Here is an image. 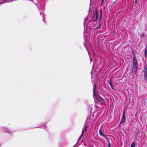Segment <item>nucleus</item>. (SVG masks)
Returning a JSON list of instances; mask_svg holds the SVG:
<instances>
[{
	"label": "nucleus",
	"mask_w": 147,
	"mask_h": 147,
	"mask_svg": "<svg viewBox=\"0 0 147 147\" xmlns=\"http://www.w3.org/2000/svg\"><path fill=\"white\" fill-rule=\"evenodd\" d=\"M133 68L131 72L134 75H136L138 64L136 57L135 55L133 56Z\"/></svg>",
	"instance_id": "obj_1"
},
{
	"label": "nucleus",
	"mask_w": 147,
	"mask_h": 147,
	"mask_svg": "<svg viewBox=\"0 0 147 147\" xmlns=\"http://www.w3.org/2000/svg\"><path fill=\"white\" fill-rule=\"evenodd\" d=\"M95 88H96V85H94ZM95 90V89L94 90ZM94 94L95 96L96 97L95 98L96 100L98 102H100L101 103H104L105 102V100L103 98H102L99 95H98V96H96L95 92V90H94Z\"/></svg>",
	"instance_id": "obj_2"
},
{
	"label": "nucleus",
	"mask_w": 147,
	"mask_h": 147,
	"mask_svg": "<svg viewBox=\"0 0 147 147\" xmlns=\"http://www.w3.org/2000/svg\"><path fill=\"white\" fill-rule=\"evenodd\" d=\"M125 110L123 111V116L121 119V122L120 123L119 125H120L121 124L124 123L125 122L126 119L125 117Z\"/></svg>",
	"instance_id": "obj_3"
},
{
	"label": "nucleus",
	"mask_w": 147,
	"mask_h": 147,
	"mask_svg": "<svg viewBox=\"0 0 147 147\" xmlns=\"http://www.w3.org/2000/svg\"><path fill=\"white\" fill-rule=\"evenodd\" d=\"M144 76L145 80H147V66H146L144 68Z\"/></svg>",
	"instance_id": "obj_4"
},
{
	"label": "nucleus",
	"mask_w": 147,
	"mask_h": 147,
	"mask_svg": "<svg viewBox=\"0 0 147 147\" xmlns=\"http://www.w3.org/2000/svg\"><path fill=\"white\" fill-rule=\"evenodd\" d=\"M95 14H96V19L95 20V21H97L98 17V13L97 11L96 10H95Z\"/></svg>",
	"instance_id": "obj_5"
},
{
	"label": "nucleus",
	"mask_w": 147,
	"mask_h": 147,
	"mask_svg": "<svg viewBox=\"0 0 147 147\" xmlns=\"http://www.w3.org/2000/svg\"><path fill=\"white\" fill-rule=\"evenodd\" d=\"M102 11L101 9H100V15L99 20V22L100 21L101 19V18H102Z\"/></svg>",
	"instance_id": "obj_6"
},
{
	"label": "nucleus",
	"mask_w": 147,
	"mask_h": 147,
	"mask_svg": "<svg viewBox=\"0 0 147 147\" xmlns=\"http://www.w3.org/2000/svg\"><path fill=\"white\" fill-rule=\"evenodd\" d=\"M109 84L110 86L111 87V88L113 89H114L113 88V85L112 83L111 80L110 81V82H109Z\"/></svg>",
	"instance_id": "obj_7"
},
{
	"label": "nucleus",
	"mask_w": 147,
	"mask_h": 147,
	"mask_svg": "<svg viewBox=\"0 0 147 147\" xmlns=\"http://www.w3.org/2000/svg\"><path fill=\"white\" fill-rule=\"evenodd\" d=\"M102 136L106 140V141L108 142H109V140H108V138L106 137L105 135H103Z\"/></svg>",
	"instance_id": "obj_8"
},
{
	"label": "nucleus",
	"mask_w": 147,
	"mask_h": 147,
	"mask_svg": "<svg viewBox=\"0 0 147 147\" xmlns=\"http://www.w3.org/2000/svg\"><path fill=\"white\" fill-rule=\"evenodd\" d=\"M99 134L101 136H102L103 135H104L101 130V129H100L99 130Z\"/></svg>",
	"instance_id": "obj_9"
},
{
	"label": "nucleus",
	"mask_w": 147,
	"mask_h": 147,
	"mask_svg": "<svg viewBox=\"0 0 147 147\" xmlns=\"http://www.w3.org/2000/svg\"><path fill=\"white\" fill-rule=\"evenodd\" d=\"M84 131H82V134H81V136L79 137V138H78V140H80L81 139V138L82 137V136L83 135V134H84Z\"/></svg>",
	"instance_id": "obj_10"
},
{
	"label": "nucleus",
	"mask_w": 147,
	"mask_h": 147,
	"mask_svg": "<svg viewBox=\"0 0 147 147\" xmlns=\"http://www.w3.org/2000/svg\"><path fill=\"white\" fill-rule=\"evenodd\" d=\"M147 54V49H145L144 51V56L146 57V54Z\"/></svg>",
	"instance_id": "obj_11"
},
{
	"label": "nucleus",
	"mask_w": 147,
	"mask_h": 147,
	"mask_svg": "<svg viewBox=\"0 0 147 147\" xmlns=\"http://www.w3.org/2000/svg\"><path fill=\"white\" fill-rule=\"evenodd\" d=\"M135 142H133L131 145V147H135Z\"/></svg>",
	"instance_id": "obj_12"
},
{
	"label": "nucleus",
	"mask_w": 147,
	"mask_h": 147,
	"mask_svg": "<svg viewBox=\"0 0 147 147\" xmlns=\"http://www.w3.org/2000/svg\"><path fill=\"white\" fill-rule=\"evenodd\" d=\"M95 15V13H93V16L92 17L91 19H93L94 18V16Z\"/></svg>",
	"instance_id": "obj_13"
},
{
	"label": "nucleus",
	"mask_w": 147,
	"mask_h": 147,
	"mask_svg": "<svg viewBox=\"0 0 147 147\" xmlns=\"http://www.w3.org/2000/svg\"><path fill=\"white\" fill-rule=\"evenodd\" d=\"M87 128V126H86L85 127V129H84V130L83 131H86V130Z\"/></svg>",
	"instance_id": "obj_14"
},
{
	"label": "nucleus",
	"mask_w": 147,
	"mask_h": 147,
	"mask_svg": "<svg viewBox=\"0 0 147 147\" xmlns=\"http://www.w3.org/2000/svg\"><path fill=\"white\" fill-rule=\"evenodd\" d=\"M101 24L100 22L99 26L98 28H97L98 29H100V27H101Z\"/></svg>",
	"instance_id": "obj_15"
},
{
	"label": "nucleus",
	"mask_w": 147,
	"mask_h": 147,
	"mask_svg": "<svg viewBox=\"0 0 147 147\" xmlns=\"http://www.w3.org/2000/svg\"><path fill=\"white\" fill-rule=\"evenodd\" d=\"M111 144L110 143H108V147H111Z\"/></svg>",
	"instance_id": "obj_16"
},
{
	"label": "nucleus",
	"mask_w": 147,
	"mask_h": 147,
	"mask_svg": "<svg viewBox=\"0 0 147 147\" xmlns=\"http://www.w3.org/2000/svg\"><path fill=\"white\" fill-rule=\"evenodd\" d=\"M104 0H101V5H102V4H103V3H104Z\"/></svg>",
	"instance_id": "obj_17"
},
{
	"label": "nucleus",
	"mask_w": 147,
	"mask_h": 147,
	"mask_svg": "<svg viewBox=\"0 0 147 147\" xmlns=\"http://www.w3.org/2000/svg\"><path fill=\"white\" fill-rule=\"evenodd\" d=\"M137 1V0H135V2L136 4Z\"/></svg>",
	"instance_id": "obj_18"
}]
</instances>
